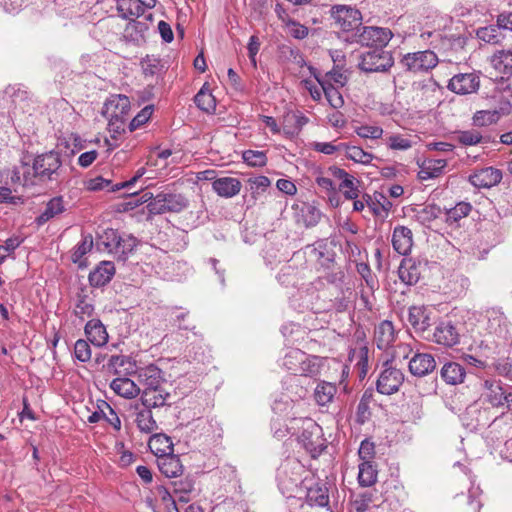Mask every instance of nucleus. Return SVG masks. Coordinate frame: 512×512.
<instances>
[{"label": "nucleus", "mask_w": 512, "mask_h": 512, "mask_svg": "<svg viewBox=\"0 0 512 512\" xmlns=\"http://www.w3.org/2000/svg\"><path fill=\"white\" fill-rule=\"evenodd\" d=\"M483 396L493 407H500L506 403L507 392L503 389L499 381L485 380L483 382Z\"/></svg>", "instance_id": "obj_24"}, {"label": "nucleus", "mask_w": 512, "mask_h": 512, "mask_svg": "<svg viewBox=\"0 0 512 512\" xmlns=\"http://www.w3.org/2000/svg\"><path fill=\"white\" fill-rule=\"evenodd\" d=\"M498 116L493 110L477 111L473 116V122L477 126H487L498 121Z\"/></svg>", "instance_id": "obj_54"}, {"label": "nucleus", "mask_w": 512, "mask_h": 512, "mask_svg": "<svg viewBox=\"0 0 512 512\" xmlns=\"http://www.w3.org/2000/svg\"><path fill=\"white\" fill-rule=\"evenodd\" d=\"M153 113V109L150 106H146L143 108L131 121L129 124V128L131 131L139 128L141 125L145 124L151 117Z\"/></svg>", "instance_id": "obj_62"}, {"label": "nucleus", "mask_w": 512, "mask_h": 512, "mask_svg": "<svg viewBox=\"0 0 512 512\" xmlns=\"http://www.w3.org/2000/svg\"><path fill=\"white\" fill-rule=\"evenodd\" d=\"M140 400L144 407L152 409L170 405L171 393L168 386L140 392Z\"/></svg>", "instance_id": "obj_17"}, {"label": "nucleus", "mask_w": 512, "mask_h": 512, "mask_svg": "<svg viewBox=\"0 0 512 512\" xmlns=\"http://www.w3.org/2000/svg\"><path fill=\"white\" fill-rule=\"evenodd\" d=\"M283 366L294 375L314 376L318 373L316 363L300 349L289 350L283 359Z\"/></svg>", "instance_id": "obj_4"}, {"label": "nucleus", "mask_w": 512, "mask_h": 512, "mask_svg": "<svg viewBox=\"0 0 512 512\" xmlns=\"http://www.w3.org/2000/svg\"><path fill=\"white\" fill-rule=\"evenodd\" d=\"M243 160L250 166L262 167L266 164L267 157L263 151L246 150L243 152Z\"/></svg>", "instance_id": "obj_52"}, {"label": "nucleus", "mask_w": 512, "mask_h": 512, "mask_svg": "<svg viewBox=\"0 0 512 512\" xmlns=\"http://www.w3.org/2000/svg\"><path fill=\"white\" fill-rule=\"evenodd\" d=\"M188 206L187 199L181 194L158 193L152 201L147 204L150 214H164L168 212L178 213Z\"/></svg>", "instance_id": "obj_3"}, {"label": "nucleus", "mask_w": 512, "mask_h": 512, "mask_svg": "<svg viewBox=\"0 0 512 512\" xmlns=\"http://www.w3.org/2000/svg\"><path fill=\"white\" fill-rule=\"evenodd\" d=\"M424 338L445 347H453L459 343L460 334L451 321H442L433 332L424 335Z\"/></svg>", "instance_id": "obj_12"}, {"label": "nucleus", "mask_w": 512, "mask_h": 512, "mask_svg": "<svg viewBox=\"0 0 512 512\" xmlns=\"http://www.w3.org/2000/svg\"><path fill=\"white\" fill-rule=\"evenodd\" d=\"M442 379L450 385H457L463 383L466 371L464 367L456 362H448L441 368Z\"/></svg>", "instance_id": "obj_33"}, {"label": "nucleus", "mask_w": 512, "mask_h": 512, "mask_svg": "<svg viewBox=\"0 0 512 512\" xmlns=\"http://www.w3.org/2000/svg\"><path fill=\"white\" fill-rule=\"evenodd\" d=\"M94 310L93 299L89 296L87 288H80L75 298L74 314L84 320L92 317Z\"/></svg>", "instance_id": "obj_25"}, {"label": "nucleus", "mask_w": 512, "mask_h": 512, "mask_svg": "<svg viewBox=\"0 0 512 512\" xmlns=\"http://www.w3.org/2000/svg\"><path fill=\"white\" fill-rule=\"evenodd\" d=\"M488 322H489V329L499 335L505 334L508 332L509 329V321L505 314L498 310V309H492L488 311Z\"/></svg>", "instance_id": "obj_35"}, {"label": "nucleus", "mask_w": 512, "mask_h": 512, "mask_svg": "<svg viewBox=\"0 0 512 512\" xmlns=\"http://www.w3.org/2000/svg\"><path fill=\"white\" fill-rule=\"evenodd\" d=\"M286 431L297 435L298 441L313 456L319 455L325 448L322 428L311 418H293Z\"/></svg>", "instance_id": "obj_1"}, {"label": "nucleus", "mask_w": 512, "mask_h": 512, "mask_svg": "<svg viewBox=\"0 0 512 512\" xmlns=\"http://www.w3.org/2000/svg\"><path fill=\"white\" fill-rule=\"evenodd\" d=\"M480 87V78L474 72L459 73L454 75L447 85V88L458 95L476 93Z\"/></svg>", "instance_id": "obj_14"}, {"label": "nucleus", "mask_w": 512, "mask_h": 512, "mask_svg": "<svg viewBox=\"0 0 512 512\" xmlns=\"http://www.w3.org/2000/svg\"><path fill=\"white\" fill-rule=\"evenodd\" d=\"M74 355L81 362H88L91 359V348L87 341L79 339L74 345Z\"/></svg>", "instance_id": "obj_57"}, {"label": "nucleus", "mask_w": 512, "mask_h": 512, "mask_svg": "<svg viewBox=\"0 0 512 512\" xmlns=\"http://www.w3.org/2000/svg\"><path fill=\"white\" fill-rule=\"evenodd\" d=\"M357 42L365 46H375L381 48L386 46L392 38V32L387 28L374 26H361L355 33Z\"/></svg>", "instance_id": "obj_9"}, {"label": "nucleus", "mask_w": 512, "mask_h": 512, "mask_svg": "<svg viewBox=\"0 0 512 512\" xmlns=\"http://www.w3.org/2000/svg\"><path fill=\"white\" fill-rule=\"evenodd\" d=\"M172 487L178 502L187 503L190 500V494L194 490V482L190 478H184L173 481Z\"/></svg>", "instance_id": "obj_39"}, {"label": "nucleus", "mask_w": 512, "mask_h": 512, "mask_svg": "<svg viewBox=\"0 0 512 512\" xmlns=\"http://www.w3.org/2000/svg\"><path fill=\"white\" fill-rule=\"evenodd\" d=\"M442 214V209L436 204H427L416 212L417 221L425 226H429L435 219Z\"/></svg>", "instance_id": "obj_41"}, {"label": "nucleus", "mask_w": 512, "mask_h": 512, "mask_svg": "<svg viewBox=\"0 0 512 512\" xmlns=\"http://www.w3.org/2000/svg\"><path fill=\"white\" fill-rule=\"evenodd\" d=\"M320 85L331 107H333L334 109H339L344 105L343 96L337 88H335L332 84Z\"/></svg>", "instance_id": "obj_48"}, {"label": "nucleus", "mask_w": 512, "mask_h": 512, "mask_svg": "<svg viewBox=\"0 0 512 512\" xmlns=\"http://www.w3.org/2000/svg\"><path fill=\"white\" fill-rule=\"evenodd\" d=\"M356 268L357 272L361 275V277L363 278L366 285L369 287L371 291L378 288V281L375 275L372 273L368 264L358 263Z\"/></svg>", "instance_id": "obj_53"}, {"label": "nucleus", "mask_w": 512, "mask_h": 512, "mask_svg": "<svg viewBox=\"0 0 512 512\" xmlns=\"http://www.w3.org/2000/svg\"><path fill=\"white\" fill-rule=\"evenodd\" d=\"M111 181L108 179H105L101 176L89 179L85 182V187L90 191H99L103 189H107L108 191H113Z\"/></svg>", "instance_id": "obj_59"}, {"label": "nucleus", "mask_w": 512, "mask_h": 512, "mask_svg": "<svg viewBox=\"0 0 512 512\" xmlns=\"http://www.w3.org/2000/svg\"><path fill=\"white\" fill-rule=\"evenodd\" d=\"M241 182L237 178L222 177L213 181L212 188L220 196L231 198L239 194L241 190Z\"/></svg>", "instance_id": "obj_31"}, {"label": "nucleus", "mask_w": 512, "mask_h": 512, "mask_svg": "<svg viewBox=\"0 0 512 512\" xmlns=\"http://www.w3.org/2000/svg\"><path fill=\"white\" fill-rule=\"evenodd\" d=\"M107 369L114 375H131L136 374L138 368L130 357L125 355H113L108 360Z\"/></svg>", "instance_id": "obj_27"}, {"label": "nucleus", "mask_w": 512, "mask_h": 512, "mask_svg": "<svg viewBox=\"0 0 512 512\" xmlns=\"http://www.w3.org/2000/svg\"><path fill=\"white\" fill-rule=\"evenodd\" d=\"M510 88H506L504 91H495L491 98L495 102V107L492 109L496 112L498 119L503 115H509L512 111V104L508 99L511 97L507 92Z\"/></svg>", "instance_id": "obj_38"}, {"label": "nucleus", "mask_w": 512, "mask_h": 512, "mask_svg": "<svg viewBox=\"0 0 512 512\" xmlns=\"http://www.w3.org/2000/svg\"><path fill=\"white\" fill-rule=\"evenodd\" d=\"M502 180V172L493 167L483 168L470 176V182L479 188H490Z\"/></svg>", "instance_id": "obj_20"}, {"label": "nucleus", "mask_w": 512, "mask_h": 512, "mask_svg": "<svg viewBox=\"0 0 512 512\" xmlns=\"http://www.w3.org/2000/svg\"><path fill=\"white\" fill-rule=\"evenodd\" d=\"M408 322L415 332L424 338L432 325L431 311L424 306H412L408 311Z\"/></svg>", "instance_id": "obj_15"}, {"label": "nucleus", "mask_w": 512, "mask_h": 512, "mask_svg": "<svg viewBox=\"0 0 512 512\" xmlns=\"http://www.w3.org/2000/svg\"><path fill=\"white\" fill-rule=\"evenodd\" d=\"M373 502L374 493L372 491H366L355 495L352 501V507L356 512H365Z\"/></svg>", "instance_id": "obj_50"}, {"label": "nucleus", "mask_w": 512, "mask_h": 512, "mask_svg": "<svg viewBox=\"0 0 512 512\" xmlns=\"http://www.w3.org/2000/svg\"><path fill=\"white\" fill-rule=\"evenodd\" d=\"M471 209V205L467 202H460L456 204L455 207L446 210V222L450 225L458 222L460 219L468 216Z\"/></svg>", "instance_id": "obj_46"}, {"label": "nucleus", "mask_w": 512, "mask_h": 512, "mask_svg": "<svg viewBox=\"0 0 512 512\" xmlns=\"http://www.w3.org/2000/svg\"><path fill=\"white\" fill-rule=\"evenodd\" d=\"M436 367V362L431 354L416 353L409 361V370L415 376H425Z\"/></svg>", "instance_id": "obj_22"}, {"label": "nucleus", "mask_w": 512, "mask_h": 512, "mask_svg": "<svg viewBox=\"0 0 512 512\" xmlns=\"http://www.w3.org/2000/svg\"><path fill=\"white\" fill-rule=\"evenodd\" d=\"M437 55L431 50L417 51L405 54L400 64L414 74L427 73L438 64Z\"/></svg>", "instance_id": "obj_5"}, {"label": "nucleus", "mask_w": 512, "mask_h": 512, "mask_svg": "<svg viewBox=\"0 0 512 512\" xmlns=\"http://www.w3.org/2000/svg\"><path fill=\"white\" fill-rule=\"evenodd\" d=\"M135 409L137 410L135 423L141 432L150 434L158 429L157 422L152 414V408L143 406V408L139 409L138 405H136Z\"/></svg>", "instance_id": "obj_32"}, {"label": "nucleus", "mask_w": 512, "mask_h": 512, "mask_svg": "<svg viewBox=\"0 0 512 512\" xmlns=\"http://www.w3.org/2000/svg\"><path fill=\"white\" fill-rule=\"evenodd\" d=\"M492 67L500 74L508 75L512 72V52L499 51L491 57Z\"/></svg>", "instance_id": "obj_37"}, {"label": "nucleus", "mask_w": 512, "mask_h": 512, "mask_svg": "<svg viewBox=\"0 0 512 512\" xmlns=\"http://www.w3.org/2000/svg\"><path fill=\"white\" fill-rule=\"evenodd\" d=\"M110 388L114 393L125 399H132L141 392V388L127 377H117L113 379L110 383Z\"/></svg>", "instance_id": "obj_28"}, {"label": "nucleus", "mask_w": 512, "mask_h": 512, "mask_svg": "<svg viewBox=\"0 0 512 512\" xmlns=\"http://www.w3.org/2000/svg\"><path fill=\"white\" fill-rule=\"evenodd\" d=\"M136 376L139 383L138 386L142 387L141 391H149L168 386L162 370L154 364L138 368Z\"/></svg>", "instance_id": "obj_11"}, {"label": "nucleus", "mask_w": 512, "mask_h": 512, "mask_svg": "<svg viewBox=\"0 0 512 512\" xmlns=\"http://www.w3.org/2000/svg\"><path fill=\"white\" fill-rule=\"evenodd\" d=\"M65 211V204L62 197H54L48 201L44 211L37 217L38 225H43L50 219L62 214Z\"/></svg>", "instance_id": "obj_34"}, {"label": "nucleus", "mask_w": 512, "mask_h": 512, "mask_svg": "<svg viewBox=\"0 0 512 512\" xmlns=\"http://www.w3.org/2000/svg\"><path fill=\"white\" fill-rule=\"evenodd\" d=\"M395 328L392 322L388 320L382 321L374 332V340L376 345L381 350L388 349L395 340Z\"/></svg>", "instance_id": "obj_29"}, {"label": "nucleus", "mask_w": 512, "mask_h": 512, "mask_svg": "<svg viewBox=\"0 0 512 512\" xmlns=\"http://www.w3.org/2000/svg\"><path fill=\"white\" fill-rule=\"evenodd\" d=\"M423 265L421 261L414 258H404L398 268L400 280L407 285L416 284L422 274Z\"/></svg>", "instance_id": "obj_18"}, {"label": "nucleus", "mask_w": 512, "mask_h": 512, "mask_svg": "<svg viewBox=\"0 0 512 512\" xmlns=\"http://www.w3.org/2000/svg\"><path fill=\"white\" fill-rule=\"evenodd\" d=\"M163 454L158 456L157 465L160 472L168 478L177 477L183 471V466L178 456L166 453L165 449L156 448Z\"/></svg>", "instance_id": "obj_19"}, {"label": "nucleus", "mask_w": 512, "mask_h": 512, "mask_svg": "<svg viewBox=\"0 0 512 512\" xmlns=\"http://www.w3.org/2000/svg\"><path fill=\"white\" fill-rule=\"evenodd\" d=\"M61 159L57 152L50 151L38 155L33 162V170L36 177L41 180H53V175L58 174V170L61 167Z\"/></svg>", "instance_id": "obj_8"}, {"label": "nucleus", "mask_w": 512, "mask_h": 512, "mask_svg": "<svg viewBox=\"0 0 512 512\" xmlns=\"http://www.w3.org/2000/svg\"><path fill=\"white\" fill-rule=\"evenodd\" d=\"M303 487L306 489V502L310 506L326 507L329 504V492L326 483L317 481L314 477L304 478Z\"/></svg>", "instance_id": "obj_13"}, {"label": "nucleus", "mask_w": 512, "mask_h": 512, "mask_svg": "<svg viewBox=\"0 0 512 512\" xmlns=\"http://www.w3.org/2000/svg\"><path fill=\"white\" fill-rule=\"evenodd\" d=\"M404 381V373L385 363V368L381 371L377 379V391L384 395L396 393Z\"/></svg>", "instance_id": "obj_10"}, {"label": "nucleus", "mask_w": 512, "mask_h": 512, "mask_svg": "<svg viewBox=\"0 0 512 512\" xmlns=\"http://www.w3.org/2000/svg\"><path fill=\"white\" fill-rule=\"evenodd\" d=\"M358 183L354 176L346 178L339 184V190L343 192L346 199L355 200L360 194Z\"/></svg>", "instance_id": "obj_51"}, {"label": "nucleus", "mask_w": 512, "mask_h": 512, "mask_svg": "<svg viewBox=\"0 0 512 512\" xmlns=\"http://www.w3.org/2000/svg\"><path fill=\"white\" fill-rule=\"evenodd\" d=\"M394 64V59L390 52L381 48L371 49L361 55L358 64L359 68L366 72H385Z\"/></svg>", "instance_id": "obj_6"}, {"label": "nucleus", "mask_w": 512, "mask_h": 512, "mask_svg": "<svg viewBox=\"0 0 512 512\" xmlns=\"http://www.w3.org/2000/svg\"><path fill=\"white\" fill-rule=\"evenodd\" d=\"M285 26L289 34L296 39H304L308 35V28L292 19H288Z\"/></svg>", "instance_id": "obj_61"}, {"label": "nucleus", "mask_w": 512, "mask_h": 512, "mask_svg": "<svg viewBox=\"0 0 512 512\" xmlns=\"http://www.w3.org/2000/svg\"><path fill=\"white\" fill-rule=\"evenodd\" d=\"M386 145L391 150L405 151L412 147V140L409 137L392 134L385 139Z\"/></svg>", "instance_id": "obj_49"}, {"label": "nucleus", "mask_w": 512, "mask_h": 512, "mask_svg": "<svg viewBox=\"0 0 512 512\" xmlns=\"http://www.w3.org/2000/svg\"><path fill=\"white\" fill-rule=\"evenodd\" d=\"M501 27L488 26L477 30V37L487 43H497L499 41V29Z\"/></svg>", "instance_id": "obj_56"}, {"label": "nucleus", "mask_w": 512, "mask_h": 512, "mask_svg": "<svg viewBox=\"0 0 512 512\" xmlns=\"http://www.w3.org/2000/svg\"><path fill=\"white\" fill-rule=\"evenodd\" d=\"M130 100L125 95H113L104 105V116L109 121V127L115 132L124 130L128 120Z\"/></svg>", "instance_id": "obj_2"}, {"label": "nucleus", "mask_w": 512, "mask_h": 512, "mask_svg": "<svg viewBox=\"0 0 512 512\" xmlns=\"http://www.w3.org/2000/svg\"><path fill=\"white\" fill-rule=\"evenodd\" d=\"M101 244L112 253L120 242V235L114 229H107L100 236Z\"/></svg>", "instance_id": "obj_55"}, {"label": "nucleus", "mask_w": 512, "mask_h": 512, "mask_svg": "<svg viewBox=\"0 0 512 512\" xmlns=\"http://www.w3.org/2000/svg\"><path fill=\"white\" fill-rule=\"evenodd\" d=\"M93 247V238L91 235L84 236L82 241L74 248L71 259L74 263H78L79 266L82 264V258Z\"/></svg>", "instance_id": "obj_47"}, {"label": "nucleus", "mask_w": 512, "mask_h": 512, "mask_svg": "<svg viewBox=\"0 0 512 512\" xmlns=\"http://www.w3.org/2000/svg\"><path fill=\"white\" fill-rule=\"evenodd\" d=\"M285 121H293V126L285 125L283 127L284 134L294 136L298 134L304 125L307 124L308 118L302 113L288 112L285 114Z\"/></svg>", "instance_id": "obj_44"}, {"label": "nucleus", "mask_w": 512, "mask_h": 512, "mask_svg": "<svg viewBox=\"0 0 512 512\" xmlns=\"http://www.w3.org/2000/svg\"><path fill=\"white\" fill-rule=\"evenodd\" d=\"M344 150L346 157L356 163L367 165L374 159L373 154L364 151L358 146H348L345 144Z\"/></svg>", "instance_id": "obj_45"}, {"label": "nucleus", "mask_w": 512, "mask_h": 512, "mask_svg": "<svg viewBox=\"0 0 512 512\" xmlns=\"http://www.w3.org/2000/svg\"><path fill=\"white\" fill-rule=\"evenodd\" d=\"M336 392L337 388L334 384L323 381L315 388L314 398L319 405L324 406L333 400Z\"/></svg>", "instance_id": "obj_40"}, {"label": "nucleus", "mask_w": 512, "mask_h": 512, "mask_svg": "<svg viewBox=\"0 0 512 512\" xmlns=\"http://www.w3.org/2000/svg\"><path fill=\"white\" fill-rule=\"evenodd\" d=\"M145 9L140 0H125L117 5V11L123 19L138 18L144 14Z\"/></svg>", "instance_id": "obj_36"}, {"label": "nucleus", "mask_w": 512, "mask_h": 512, "mask_svg": "<svg viewBox=\"0 0 512 512\" xmlns=\"http://www.w3.org/2000/svg\"><path fill=\"white\" fill-rule=\"evenodd\" d=\"M84 331L88 340L97 347H102L108 342V333L99 319L89 320Z\"/></svg>", "instance_id": "obj_26"}, {"label": "nucleus", "mask_w": 512, "mask_h": 512, "mask_svg": "<svg viewBox=\"0 0 512 512\" xmlns=\"http://www.w3.org/2000/svg\"><path fill=\"white\" fill-rule=\"evenodd\" d=\"M392 245L398 254L406 256L413 246L411 229L405 226H396L392 234Z\"/></svg>", "instance_id": "obj_21"}, {"label": "nucleus", "mask_w": 512, "mask_h": 512, "mask_svg": "<svg viewBox=\"0 0 512 512\" xmlns=\"http://www.w3.org/2000/svg\"><path fill=\"white\" fill-rule=\"evenodd\" d=\"M331 16L335 24L343 31L358 32L362 26V15L359 10L351 6L336 5L332 7Z\"/></svg>", "instance_id": "obj_7"}, {"label": "nucleus", "mask_w": 512, "mask_h": 512, "mask_svg": "<svg viewBox=\"0 0 512 512\" xmlns=\"http://www.w3.org/2000/svg\"><path fill=\"white\" fill-rule=\"evenodd\" d=\"M310 70L319 84H336L337 86L343 87L348 81L347 70L344 69V64H336V66L323 76L317 74L312 67H310Z\"/></svg>", "instance_id": "obj_23"}, {"label": "nucleus", "mask_w": 512, "mask_h": 512, "mask_svg": "<svg viewBox=\"0 0 512 512\" xmlns=\"http://www.w3.org/2000/svg\"><path fill=\"white\" fill-rule=\"evenodd\" d=\"M119 242L112 253L119 254L120 258L125 259L127 253L131 252L135 247V239L132 237L122 238L120 236Z\"/></svg>", "instance_id": "obj_63"}, {"label": "nucleus", "mask_w": 512, "mask_h": 512, "mask_svg": "<svg viewBox=\"0 0 512 512\" xmlns=\"http://www.w3.org/2000/svg\"><path fill=\"white\" fill-rule=\"evenodd\" d=\"M344 148H345L344 143H340L339 145H334L333 143H327V142L313 143V149L315 151L326 154V155H332L336 151L342 150Z\"/></svg>", "instance_id": "obj_64"}, {"label": "nucleus", "mask_w": 512, "mask_h": 512, "mask_svg": "<svg viewBox=\"0 0 512 512\" xmlns=\"http://www.w3.org/2000/svg\"><path fill=\"white\" fill-rule=\"evenodd\" d=\"M458 140L463 145H476L482 141V135L477 130L461 131Z\"/></svg>", "instance_id": "obj_60"}, {"label": "nucleus", "mask_w": 512, "mask_h": 512, "mask_svg": "<svg viewBox=\"0 0 512 512\" xmlns=\"http://www.w3.org/2000/svg\"><path fill=\"white\" fill-rule=\"evenodd\" d=\"M114 274V264L110 261H103L90 272L89 282L94 287H101L110 282Z\"/></svg>", "instance_id": "obj_30"}, {"label": "nucleus", "mask_w": 512, "mask_h": 512, "mask_svg": "<svg viewBox=\"0 0 512 512\" xmlns=\"http://www.w3.org/2000/svg\"><path fill=\"white\" fill-rule=\"evenodd\" d=\"M419 171L418 178L422 181L434 179L442 176L447 167L446 159L425 158L417 161Z\"/></svg>", "instance_id": "obj_16"}, {"label": "nucleus", "mask_w": 512, "mask_h": 512, "mask_svg": "<svg viewBox=\"0 0 512 512\" xmlns=\"http://www.w3.org/2000/svg\"><path fill=\"white\" fill-rule=\"evenodd\" d=\"M377 480V470L371 461L359 465L358 481L361 486L369 487Z\"/></svg>", "instance_id": "obj_42"}, {"label": "nucleus", "mask_w": 512, "mask_h": 512, "mask_svg": "<svg viewBox=\"0 0 512 512\" xmlns=\"http://www.w3.org/2000/svg\"><path fill=\"white\" fill-rule=\"evenodd\" d=\"M383 132L381 127L372 125H362L356 129L357 135L364 139H379Z\"/></svg>", "instance_id": "obj_58"}, {"label": "nucleus", "mask_w": 512, "mask_h": 512, "mask_svg": "<svg viewBox=\"0 0 512 512\" xmlns=\"http://www.w3.org/2000/svg\"><path fill=\"white\" fill-rule=\"evenodd\" d=\"M194 102L199 109L205 112H213L216 108V100L205 85L195 95Z\"/></svg>", "instance_id": "obj_43"}]
</instances>
